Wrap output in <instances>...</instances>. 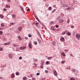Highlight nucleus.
<instances>
[{
	"label": "nucleus",
	"instance_id": "nucleus-1",
	"mask_svg": "<svg viewBox=\"0 0 80 80\" xmlns=\"http://www.w3.org/2000/svg\"><path fill=\"white\" fill-rule=\"evenodd\" d=\"M76 37L77 39L78 40H80V34H77L76 35Z\"/></svg>",
	"mask_w": 80,
	"mask_h": 80
},
{
	"label": "nucleus",
	"instance_id": "nucleus-2",
	"mask_svg": "<svg viewBox=\"0 0 80 80\" xmlns=\"http://www.w3.org/2000/svg\"><path fill=\"white\" fill-rule=\"evenodd\" d=\"M11 44V43L10 42H8L7 43H4V45H10Z\"/></svg>",
	"mask_w": 80,
	"mask_h": 80
},
{
	"label": "nucleus",
	"instance_id": "nucleus-3",
	"mask_svg": "<svg viewBox=\"0 0 80 80\" xmlns=\"http://www.w3.org/2000/svg\"><path fill=\"white\" fill-rule=\"evenodd\" d=\"M60 40L61 42H64L65 41V39L63 37H61L60 38Z\"/></svg>",
	"mask_w": 80,
	"mask_h": 80
},
{
	"label": "nucleus",
	"instance_id": "nucleus-4",
	"mask_svg": "<svg viewBox=\"0 0 80 80\" xmlns=\"http://www.w3.org/2000/svg\"><path fill=\"white\" fill-rule=\"evenodd\" d=\"M53 72L54 75L55 76H57V71H54Z\"/></svg>",
	"mask_w": 80,
	"mask_h": 80
},
{
	"label": "nucleus",
	"instance_id": "nucleus-5",
	"mask_svg": "<svg viewBox=\"0 0 80 80\" xmlns=\"http://www.w3.org/2000/svg\"><path fill=\"white\" fill-rule=\"evenodd\" d=\"M62 6L63 7H66V8L68 7V6L66 4H63Z\"/></svg>",
	"mask_w": 80,
	"mask_h": 80
},
{
	"label": "nucleus",
	"instance_id": "nucleus-6",
	"mask_svg": "<svg viewBox=\"0 0 80 80\" xmlns=\"http://www.w3.org/2000/svg\"><path fill=\"white\" fill-rule=\"evenodd\" d=\"M20 8L21 10L24 12V10L23 9V7H22V6H20Z\"/></svg>",
	"mask_w": 80,
	"mask_h": 80
},
{
	"label": "nucleus",
	"instance_id": "nucleus-7",
	"mask_svg": "<svg viewBox=\"0 0 80 80\" xmlns=\"http://www.w3.org/2000/svg\"><path fill=\"white\" fill-rule=\"evenodd\" d=\"M8 56L9 57H10V58H12L13 56L12 55V54L10 53L8 54Z\"/></svg>",
	"mask_w": 80,
	"mask_h": 80
},
{
	"label": "nucleus",
	"instance_id": "nucleus-8",
	"mask_svg": "<svg viewBox=\"0 0 80 80\" xmlns=\"http://www.w3.org/2000/svg\"><path fill=\"white\" fill-rule=\"evenodd\" d=\"M58 22L59 23H63V20L60 19Z\"/></svg>",
	"mask_w": 80,
	"mask_h": 80
},
{
	"label": "nucleus",
	"instance_id": "nucleus-9",
	"mask_svg": "<svg viewBox=\"0 0 80 80\" xmlns=\"http://www.w3.org/2000/svg\"><path fill=\"white\" fill-rule=\"evenodd\" d=\"M52 45H54V46H55L56 45V43L55 41H53L52 42Z\"/></svg>",
	"mask_w": 80,
	"mask_h": 80
},
{
	"label": "nucleus",
	"instance_id": "nucleus-10",
	"mask_svg": "<svg viewBox=\"0 0 80 80\" xmlns=\"http://www.w3.org/2000/svg\"><path fill=\"white\" fill-rule=\"evenodd\" d=\"M28 46H29V48H31L32 46V44L29 43L28 44Z\"/></svg>",
	"mask_w": 80,
	"mask_h": 80
},
{
	"label": "nucleus",
	"instance_id": "nucleus-11",
	"mask_svg": "<svg viewBox=\"0 0 80 80\" xmlns=\"http://www.w3.org/2000/svg\"><path fill=\"white\" fill-rule=\"evenodd\" d=\"M15 77V75L13 74H12L11 76V78H13Z\"/></svg>",
	"mask_w": 80,
	"mask_h": 80
},
{
	"label": "nucleus",
	"instance_id": "nucleus-12",
	"mask_svg": "<svg viewBox=\"0 0 80 80\" xmlns=\"http://www.w3.org/2000/svg\"><path fill=\"white\" fill-rule=\"evenodd\" d=\"M18 30H19V31H21V30H22V28L21 27H19Z\"/></svg>",
	"mask_w": 80,
	"mask_h": 80
},
{
	"label": "nucleus",
	"instance_id": "nucleus-13",
	"mask_svg": "<svg viewBox=\"0 0 80 80\" xmlns=\"http://www.w3.org/2000/svg\"><path fill=\"white\" fill-rule=\"evenodd\" d=\"M61 54H62V55L65 57V52H62Z\"/></svg>",
	"mask_w": 80,
	"mask_h": 80
},
{
	"label": "nucleus",
	"instance_id": "nucleus-14",
	"mask_svg": "<svg viewBox=\"0 0 80 80\" xmlns=\"http://www.w3.org/2000/svg\"><path fill=\"white\" fill-rule=\"evenodd\" d=\"M67 35H68V36H70V35H71V33H70V32H68L67 33Z\"/></svg>",
	"mask_w": 80,
	"mask_h": 80
},
{
	"label": "nucleus",
	"instance_id": "nucleus-15",
	"mask_svg": "<svg viewBox=\"0 0 80 80\" xmlns=\"http://www.w3.org/2000/svg\"><path fill=\"white\" fill-rule=\"evenodd\" d=\"M1 27H5V24L3 23H2L1 24Z\"/></svg>",
	"mask_w": 80,
	"mask_h": 80
},
{
	"label": "nucleus",
	"instance_id": "nucleus-16",
	"mask_svg": "<svg viewBox=\"0 0 80 80\" xmlns=\"http://www.w3.org/2000/svg\"><path fill=\"white\" fill-rule=\"evenodd\" d=\"M24 48H25V47H22L20 48V50H23Z\"/></svg>",
	"mask_w": 80,
	"mask_h": 80
},
{
	"label": "nucleus",
	"instance_id": "nucleus-17",
	"mask_svg": "<svg viewBox=\"0 0 80 80\" xmlns=\"http://www.w3.org/2000/svg\"><path fill=\"white\" fill-rule=\"evenodd\" d=\"M52 9V8L51 7H50L48 8V10H51Z\"/></svg>",
	"mask_w": 80,
	"mask_h": 80
},
{
	"label": "nucleus",
	"instance_id": "nucleus-18",
	"mask_svg": "<svg viewBox=\"0 0 80 80\" xmlns=\"http://www.w3.org/2000/svg\"><path fill=\"white\" fill-rule=\"evenodd\" d=\"M34 16L35 17L36 19L38 21L39 20V19H38V17H37L36 15H35Z\"/></svg>",
	"mask_w": 80,
	"mask_h": 80
},
{
	"label": "nucleus",
	"instance_id": "nucleus-19",
	"mask_svg": "<svg viewBox=\"0 0 80 80\" xmlns=\"http://www.w3.org/2000/svg\"><path fill=\"white\" fill-rule=\"evenodd\" d=\"M12 18H15V14H12Z\"/></svg>",
	"mask_w": 80,
	"mask_h": 80
},
{
	"label": "nucleus",
	"instance_id": "nucleus-20",
	"mask_svg": "<svg viewBox=\"0 0 80 80\" xmlns=\"http://www.w3.org/2000/svg\"><path fill=\"white\" fill-rule=\"evenodd\" d=\"M1 27L0 28V30H4L5 28H2V27Z\"/></svg>",
	"mask_w": 80,
	"mask_h": 80
},
{
	"label": "nucleus",
	"instance_id": "nucleus-21",
	"mask_svg": "<svg viewBox=\"0 0 80 80\" xmlns=\"http://www.w3.org/2000/svg\"><path fill=\"white\" fill-rule=\"evenodd\" d=\"M27 77H24L23 78V80H27Z\"/></svg>",
	"mask_w": 80,
	"mask_h": 80
},
{
	"label": "nucleus",
	"instance_id": "nucleus-22",
	"mask_svg": "<svg viewBox=\"0 0 80 80\" xmlns=\"http://www.w3.org/2000/svg\"><path fill=\"white\" fill-rule=\"evenodd\" d=\"M33 43L34 44V45H37V42L34 41L33 42Z\"/></svg>",
	"mask_w": 80,
	"mask_h": 80
},
{
	"label": "nucleus",
	"instance_id": "nucleus-23",
	"mask_svg": "<svg viewBox=\"0 0 80 80\" xmlns=\"http://www.w3.org/2000/svg\"><path fill=\"white\" fill-rule=\"evenodd\" d=\"M6 8H10V6L8 5H6Z\"/></svg>",
	"mask_w": 80,
	"mask_h": 80
},
{
	"label": "nucleus",
	"instance_id": "nucleus-24",
	"mask_svg": "<svg viewBox=\"0 0 80 80\" xmlns=\"http://www.w3.org/2000/svg\"><path fill=\"white\" fill-rule=\"evenodd\" d=\"M0 17L1 18H3V16L2 14H1L0 15Z\"/></svg>",
	"mask_w": 80,
	"mask_h": 80
},
{
	"label": "nucleus",
	"instance_id": "nucleus-25",
	"mask_svg": "<svg viewBox=\"0 0 80 80\" xmlns=\"http://www.w3.org/2000/svg\"><path fill=\"white\" fill-rule=\"evenodd\" d=\"M70 9H72V8L70 7L66 9V10H70Z\"/></svg>",
	"mask_w": 80,
	"mask_h": 80
},
{
	"label": "nucleus",
	"instance_id": "nucleus-26",
	"mask_svg": "<svg viewBox=\"0 0 80 80\" xmlns=\"http://www.w3.org/2000/svg\"><path fill=\"white\" fill-rule=\"evenodd\" d=\"M51 29L52 30H55V28L53 27H51Z\"/></svg>",
	"mask_w": 80,
	"mask_h": 80
},
{
	"label": "nucleus",
	"instance_id": "nucleus-27",
	"mask_svg": "<svg viewBox=\"0 0 80 80\" xmlns=\"http://www.w3.org/2000/svg\"><path fill=\"white\" fill-rule=\"evenodd\" d=\"M33 61L34 62H37V61H38V59L34 58Z\"/></svg>",
	"mask_w": 80,
	"mask_h": 80
},
{
	"label": "nucleus",
	"instance_id": "nucleus-28",
	"mask_svg": "<svg viewBox=\"0 0 80 80\" xmlns=\"http://www.w3.org/2000/svg\"><path fill=\"white\" fill-rule=\"evenodd\" d=\"M18 38H19V40H21L22 39V38L20 36L18 37Z\"/></svg>",
	"mask_w": 80,
	"mask_h": 80
},
{
	"label": "nucleus",
	"instance_id": "nucleus-29",
	"mask_svg": "<svg viewBox=\"0 0 80 80\" xmlns=\"http://www.w3.org/2000/svg\"><path fill=\"white\" fill-rule=\"evenodd\" d=\"M49 62H50L47 61L46 62V65H48Z\"/></svg>",
	"mask_w": 80,
	"mask_h": 80
},
{
	"label": "nucleus",
	"instance_id": "nucleus-30",
	"mask_svg": "<svg viewBox=\"0 0 80 80\" xmlns=\"http://www.w3.org/2000/svg\"><path fill=\"white\" fill-rule=\"evenodd\" d=\"M72 72H75V71H76L75 69H72Z\"/></svg>",
	"mask_w": 80,
	"mask_h": 80
},
{
	"label": "nucleus",
	"instance_id": "nucleus-31",
	"mask_svg": "<svg viewBox=\"0 0 80 80\" xmlns=\"http://www.w3.org/2000/svg\"><path fill=\"white\" fill-rule=\"evenodd\" d=\"M16 75H19V73H18V72H16Z\"/></svg>",
	"mask_w": 80,
	"mask_h": 80
},
{
	"label": "nucleus",
	"instance_id": "nucleus-32",
	"mask_svg": "<svg viewBox=\"0 0 80 80\" xmlns=\"http://www.w3.org/2000/svg\"><path fill=\"white\" fill-rule=\"evenodd\" d=\"M61 17H60V16H59L58 17H57V19L58 20H59V19H60V18Z\"/></svg>",
	"mask_w": 80,
	"mask_h": 80
},
{
	"label": "nucleus",
	"instance_id": "nucleus-33",
	"mask_svg": "<svg viewBox=\"0 0 80 80\" xmlns=\"http://www.w3.org/2000/svg\"><path fill=\"white\" fill-rule=\"evenodd\" d=\"M67 23H70V20L69 19H68L67 21Z\"/></svg>",
	"mask_w": 80,
	"mask_h": 80
},
{
	"label": "nucleus",
	"instance_id": "nucleus-34",
	"mask_svg": "<svg viewBox=\"0 0 80 80\" xmlns=\"http://www.w3.org/2000/svg\"><path fill=\"white\" fill-rule=\"evenodd\" d=\"M19 60H22V57L21 56H20L19 58Z\"/></svg>",
	"mask_w": 80,
	"mask_h": 80
},
{
	"label": "nucleus",
	"instance_id": "nucleus-35",
	"mask_svg": "<svg viewBox=\"0 0 80 80\" xmlns=\"http://www.w3.org/2000/svg\"><path fill=\"white\" fill-rule=\"evenodd\" d=\"M48 60H50L51 59H52V57H49L48 58Z\"/></svg>",
	"mask_w": 80,
	"mask_h": 80
},
{
	"label": "nucleus",
	"instance_id": "nucleus-36",
	"mask_svg": "<svg viewBox=\"0 0 80 80\" xmlns=\"http://www.w3.org/2000/svg\"><path fill=\"white\" fill-rule=\"evenodd\" d=\"M0 35H2V34H3V32L2 31H0Z\"/></svg>",
	"mask_w": 80,
	"mask_h": 80
},
{
	"label": "nucleus",
	"instance_id": "nucleus-37",
	"mask_svg": "<svg viewBox=\"0 0 80 80\" xmlns=\"http://www.w3.org/2000/svg\"><path fill=\"white\" fill-rule=\"evenodd\" d=\"M13 24H14V23H11L10 26H11V25H13Z\"/></svg>",
	"mask_w": 80,
	"mask_h": 80
},
{
	"label": "nucleus",
	"instance_id": "nucleus-38",
	"mask_svg": "<svg viewBox=\"0 0 80 80\" xmlns=\"http://www.w3.org/2000/svg\"><path fill=\"white\" fill-rule=\"evenodd\" d=\"M45 73H48V71H47V70H45Z\"/></svg>",
	"mask_w": 80,
	"mask_h": 80
},
{
	"label": "nucleus",
	"instance_id": "nucleus-39",
	"mask_svg": "<svg viewBox=\"0 0 80 80\" xmlns=\"http://www.w3.org/2000/svg\"><path fill=\"white\" fill-rule=\"evenodd\" d=\"M28 37H32V35H31V34H29L28 35Z\"/></svg>",
	"mask_w": 80,
	"mask_h": 80
},
{
	"label": "nucleus",
	"instance_id": "nucleus-40",
	"mask_svg": "<svg viewBox=\"0 0 80 80\" xmlns=\"http://www.w3.org/2000/svg\"><path fill=\"white\" fill-rule=\"evenodd\" d=\"M65 61H63L61 63H65Z\"/></svg>",
	"mask_w": 80,
	"mask_h": 80
},
{
	"label": "nucleus",
	"instance_id": "nucleus-41",
	"mask_svg": "<svg viewBox=\"0 0 80 80\" xmlns=\"http://www.w3.org/2000/svg\"><path fill=\"white\" fill-rule=\"evenodd\" d=\"M42 26H43V27H44L45 28H46V26H45V25H44V24H42Z\"/></svg>",
	"mask_w": 80,
	"mask_h": 80
},
{
	"label": "nucleus",
	"instance_id": "nucleus-42",
	"mask_svg": "<svg viewBox=\"0 0 80 80\" xmlns=\"http://www.w3.org/2000/svg\"><path fill=\"white\" fill-rule=\"evenodd\" d=\"M70 80H75V79L73 78H70Z\"/></svg>",
	"mask_w": 80,
	"mask_h": 80
},
{
	"label": "nucleus",
	"instance_id": "nucleus-43",
	"mask_svg": "<svg viewBox=\"0 0 80 80\" xmlns=\"http://www.w3.org/2000/svg\"><path fill=\"white\" fill-rule=\"evenodd\" d=\"M33 64L35 65V66H36V67H37V64L36 63H34Z\"/></svg>",
	"mask_w": 80,
	"mask_h": 80
},
{
	"label": "nucleus",
	"instance_id": "nucleus-44",
	"mask_svg": "<svg viewBox=\"0 0 80 80\" xmlns=\"http://www.w3.org/2000/svg\"><path fill=\"white\" fill-rule=\"evenodd\" d=\"M54 23V22L52 21L51 22V24H53Z\"/></svg>",
	"mask_w": 80,
	"mask_h": 80
},
{
	"label": "nucleus",
	"instance_id": "nucleus-45",
	"mask_svg": "<svg viewBox=\"0 0 80 80\" xmlns=\"http://www.w3.org/2000/svg\"><path fill=\"white\" fill-rule=\"evenodd\" d=\"M65 32H64L62 33V35H65Z\"/></svg>",
	"mask_w": 80,
	"mask_h": 80
},
{
	"label": "nucleus",
	"instance_id": "nucleus-46",
	"mask_svg": "<svg viewBox=\"0 0 80 80\" xmlns=\"http://www.w3.org/2000/svg\"><path fill=\"white\" fill-rule=\"evenodd\" d=\"M55 27H56V28H58V26L57 25H56Z\"/></svg>",
	"mask_w": 80,
	"mask_h": 80
},
{
	"label": "nucleus",
	"instance_id": "nucleus-47",
	"mask_svg": "<svg viewBox=\"0 0 80 80\" xmlns=\"http://www.w3.org/2000/svg\"><path fill=\"white\" fill-rule=\"evenodd\" d=\"M30 9L29 8H28V10H27V11H28V12H29V11H30Z\"/></svg>",
	"mask_w": 80,
	"mask_h": 80
},
{
	"label": "nucleus",
	"instance_id": "nucleus-48",
	"mask_svg": "<svg viewBox=\"0 0 80 80\" xmlns=\"http://www.w3.org/2000/svg\"><path fill=\"white\" fill-rule=\"evenodd\" d=\"M37 75H40V73H38L36 74Z\"/></svg>",
	"mask_w": 80,
	"mask_h": 80
},
{
	"label": "nucleus",
	"instance_id": "nucleus-49",
	"mask_svg": "<svg viewBox=\"0 0 80 80\" xmlns=\"http://www.w3.org/2000/svg\"><path fill=\"white\" fill-rule=\"evenodd\" d=\"M0 50L1 51H2V50H3V49H2V48H0Z\"/></svg>",
	"mask_w": 80,
	"mask_h": 80
},
{
	"label": "nucleus",
	"instance_id": "nucleus-50",
	"mask_svg": "<svg viewBox=\"0 0 80 80\" xmlns=\"http://www.w3.org/2000/svg\"><path fill=\"white\" fill-rule=\"evenodd\" d=\"M70 55H71V56H72V57H73V54H70Z\"/></svg>",
	"mask_w": 80,
	"mask_h": 80
},
{
	"label": "nucleus",
	"instance_id": "nucleus-51",
	"mask_svg": "<svg viewBox=\"0 0 80 80\" xmlns=\"http://www.w3.org/2000/svg\"><path fill=\"white\" fill-rule=\"evenodd\" d=\"M4 11H6L7 10V9L6 8H4L3 9Z\"/></svg>",
	"mask_w": 80,
	"mask_h": 80
},
{
	"label": "nucleus",
	"instance_id": "nucleus-52",
	"mask_svg": "<svg viewBox=\"0 0 80 80\" xmlns=\"http://www.w3.org/2000/svg\"><path fill=\"white\" fill-rule=\"evenodd\" d=\"M41 80H45V78H42Z\"/></svg>",
	"mask_w": 80,
	"mask_h": 80
},
{
	"label": "nucleus",
	"instance_id": "nucleus-53",
	"mask_svg": "<svg viewBox=\"0 0 80 80\" xmlns=\"http://www.w3.org/2000/svg\"><path fill=\"white\" fill-rule=\"evenodd\" d=\"M25 39H26V40H27V39H28V38H27V37H25Z\"/></svg>",
	"mask_w": 80,
	"mask_h": 80
},
{
	"label": "nucleus",
	"instance_id": "nucleus-54",
	"mask_svg": "<svg viewBox=\"0 0 80 80\" xmlns=\"http://www.w3.org/2000/svg\"><path fill=\"white\" fill-rule=\"evenodd\" d=\"M8 2H10V0H7Z\"/></svg>",
	"mask_w": 80,
	"mask_h": 80
},
{
	"label": "nucleus",
	"instance_id": "nucleus-55",
	"mask_svg": "<svg viewBox=\"0 0 80 80\" xmlns=\"http://www.w3.org/2000/svg\"><path fill=\"white\" fill-rule=\"evenodd\" d=\"M43 66H41V68H43Z\"/></svg>",
	"mask_w": 80,
	"mask_h": 80
},
{
	"label": "nucleus",
	"instance_id": "nucleus-56",
	"mask_svg": "<svg viewBox=\"0 0 80 80\" xmlns=\"http://www.w3.org/2000/svg\"><path fill=\"white\" fill-rule=\"evenodd\" d=\"M38 22H36V25H37L38 24Z\"/></svg>",
	"mask_w": 80,
	"mask_h": 80
},
{
	"label": "nucleus",
	"instance_id": "nucleus-57",
	"mask_svg": "<svg viewBox=\"0 0 80 80\" xmlns=\"http://www.w3.org/2000/svg\"><path fill=\"white\" fill-rule=\"evenodd\" d=\"M64 51H66V52H67V51H68V50H64Z\"/></svg>",
	"mask_w": 80,
	"mask_h": 80
},
{
	"label": "nucleus",
	"instance_id": "nucleus-58",
	"mask_svg": "<svg viewBox=\"0 0 80 80\" xmlns=\"http://www.w3.org/2000/svg\"><path fill=\"white\" fill-rule=\"evenodd\" d=\"M32 80H35V78H33Z\"/></svg>",
	"mask_w": 80,
	"mask_h": 80
},
{
	"label": "nucleus",
	"instance_id": "nucleus-59",
	"mask_svg": "<svg viewBox=\"0 0 80 80\" xmlns=\"http://www.w3.org/2000/svg\"><path fill=\"white\" fill-rule=\"evenodd\" d=\"M13 45V46H14V47H15V46H17V45H15V44H14Z\"/></svg>",
	"mask_w": 80,
	"mask_h": 80
},
{
	"label": "nucleus",
	"instance_id": "nucleus-60",
	"mask_svg": "<svg viewBox=\"0 0 80 80\" xmlns=\"http://www.w3.org/2000/svg\"><path fill=\"white\" fill-rule=\"evenodd\" d=\"M74 26H71V28H73Z\"/></svg>",
	"mask_w": 80,
	"mask_h": 80
},
{
	"label": "nucleus",
	"instance_id": "nucleus-61",
	"mask_svg": "<svg viewBox=\"0 0 80 80\" xmlns=\"http://www.w3.org/2000/svg\"><path fill=\"white\" fill-rule=\"evenodd\" d=\"M2 78H1L0 77V79H2Z\"/></svg>",
	"mask_w": 80,
	"mask_h": 80
},
{
	"label": "nucleus",
	"instance_id": "nucleus-62",
	"mask_svg": "<svg viewBox=\"0 0 80 80\" xmlns=\"http://www.w3.org/2000/svg\"><path fill=\"white\" fill-rule=\"evenodd\" d=\"M57 1H59V0H57Z\"/></svg>",
	"mask_w": 80,
	"mask_h": 80
},
{
	"label": "nucleus",
	"instance_id": "nucleus-63",
	"mask_svg": "<svg viewBox=\"0 0 80 80\" xmlns=\"http://www.w3.org/2000/svg\"><path fill=\"white\" fill-rule=\"evenodd\" d=\"M68 69H69V70H70V68H69Z\"/></svg>",
	"mask_w": 80,
	"mask_h": 80
}]
</instances>
